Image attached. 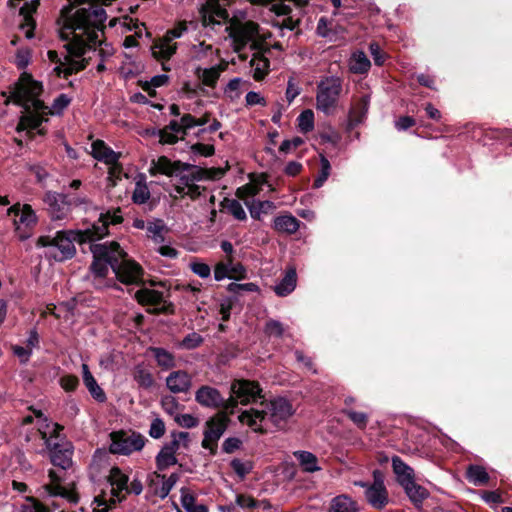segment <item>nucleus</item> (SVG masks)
<instances>
[{"mask_svg":"<svg viewBox=\"0 0 512 512\" xmlns=\"http://www.w3.org/2000/svg\"><path fill=\"white\" fill-rule=\"evenodd\" d=\"M107 19L106 11L103 7L97 5H90L87 8H79L67 20L66 24L60 32V38L64 41H69V34L66 30L77 32L81 31L80 35H83L85 42L87 43V49H91L101 45L102 42L99 40L98 31L104 32V22Z\"/></svg>","mask_w":512,"mask_h":512,"instance_id":"f257e3e1","label":"nucleus"},{"mask_svg":"<svg viewBox=\"0 0 512 512\" xmlns=\"http://www.w3.org/2000/svg\"><path fill=\"white\" fill-rule=\"evenodd\" d=\"M42 93V82L35 80L32 74L22 72L18 80L8 87V91L1 92V96L4 97L5 105L12 103L22 107L25 112H31L33 108L34 113L49 114L48 106L38 98Z\"/></svg>","mask_w":512,"mask_h":512,"instance_id":"f03ea898","label":"nucleus"},{"mask_svg":"<svg viewBox=\"0 0 512 512\" xmlns=\"http://www.w3.org/2000/svg\"><path fill=\"white\" fill-rule=\"evenodd\" d=\"M93 230H61L57 231L54 237L49 235L40 236L37 239V247H45L47 259H53L56 262H63L72 259L76 254L74 243L79 244L94 242Z\"/></svg>","mask_w":512,"mask_h":512,"instance_id":"7ed1b4c3","label":"nucleus"},{"mask_svg":"<svg viewBox=\"0 0 512 512\" xmlns=\"http://www.w3.org/2000/svg\"><path fill=\"white\" fill-rule=\"evenodd\" d=\"M115 255L113 257L112 271L116 280L124 285H144V269L134 259L130 258L120 244L113 241Z\"/></svg>","mask_w":512,"mask_h":512,"instance_id":"20e7f679","label":"nucleus"},{"mask_svg":"<svg viewBox=\"0 0 512 512\" xmlns=\"http://www.w3.org/2000/svg\"><path fill=\"white\" fill-rule=\"evenodd\" d=\"M342 93V80L339 77H326L317 85L316 107L326 115L332 114Z\"/></svg>","mask_w":512,"mask_h":512,"instance_id":"39448f33","label":"nucleus"},{"mask_svg":"<svg viewBox=\"0 0 512 512\" xmlns=\"http://www.w3.org/2000/svg\"><path fill=\"white\" fill-rule=\"evenodd\" d=\"M90 250L93 254V261L89 270L93 273L95 279L99 282L95 283V288H101L102 280L107 278L109 273L108 266L112 268L113 257L115 255L113 241L110 243L91 244Z\"/></svg>","mask_w":512,"mask_h":512,"instance_id":"423d86ee","label":"nucleus"},{"mask_svg":"<svg viewBox=\"0 0 512 512\" xmlns=\"http://www.w3.org/2000/svg\"><path fill=\"white\" fill-rule=\"evenodd\" d=\"M231 423L225 413H215L206 422L201 446L208 449L211 455L217 454L218 441Z\"/></svg>","mask_w":512,"mask_h":512,"instance_id":"0eeeda50","label":"nucleus"},{"mask_svg":"<svg viewBox=\"0 0 512 512\" xmlns=\"http://www.w3.org/2000/svg\"><path fill=\"white\" fill-rule=\"evenodd\" d=\"M112 454L130 455L135 451H140L145 446L147 439L139 432H127L124 430L113 431L110 433Z\"/></svg>","mask_w":512,"mask_h":512,"instance_id":"6e6552de","label":"nucleus"},{"mask_svg":"<svg viewBox=\"0 0 512 512\" xmlns=\"http://www.w3.org/2000/svg\"><path fill=\"white\" fill-rule=\"evenodd\" d=\"M40 438L44 440L46 448L50 452V460L54 466L67 470L72 466L74 447L70 441L52 442L47 439V432L39 429Z\"/></svg>","mask_w":512,"mask_h":512,"instance_id":"1a4fd4ad","label":"nucleus"},{"mask_svg":"<svg viewBox=\"0 0 512 512\" xmlns=\"http://www.w3.org/2000/svg\"><path fill=\"white\" fill-rule=\"evenodd\" d=\"M262 392L263 390L256 380L234 379L230 385V393L240 398L241 405L244 406L264 398Z\"/></svg>","mask_w":512,"mask_h":512,"instance_id":"9d476101","label":"nucleus"},{"mask_svg":"<svg viewBox=\"0 0 512 512\" xmlns=\"http://www.w3.org/2000/svg\"><path fill=\"white\" fill-rule=\"evenodd\" d=\"M269 420L277 429H284L290 417L295 414L292 403L285 397H276L268 403Z\"/></svg>","mask_w":512,"mask_h":512,"instance_id":"9b49d317","label":"nucleus"},{"mask_svg":"<svg viewBox=\"0 0 512 512\" xmlns=\"http://www.w3.org/2000/svg\"><path fill=\"white\" fill-rule=\"evenodd\" d=\"M193 167L190 163H185L180 160L171 161L167 156H160L157 160H152L149 168V174L156 176L157 174L173 176L177 172L188 171Z\"/></svg>","mask_w":512,"mask_h":512,"instance_id":"f8f14e48","label":"nucleus"},{"mask_svg":"<svg viewBox=\"0 0 512 512\" xmlns=\"http://www.w3.org/2000/svg\"><path fill=\"white\" fill-rule=\"evenodd\" d=\"M121 213V208H116L113 212L107 211L105 213H101L98 222L100 224H93L89 230H93V236H95V241L104 238L108 235V227L110 224L117 225L121 224L124 221V218Z\"/></svg>","mask_w":512,"mask_h":512,"instance_id":"ddd939ff","label":"nucleus"},{"mask_svg":"<svg viewBox=\"0 0 512 512\" xmlns=\"http://www.w3.org/2000/svg\"><path fill=\"white\" fill-rule=\"evenodd\" d=\"M195 401L202 407L218 410L223 405V396L217 388L202 385L195 393Z\"/></svg>","mask_w":512,"mask_h":512,"instance_id":"4468645a","label":"nucleus"},{"mask_svg":"<svg viewBox=\"0 0 512 512\" xmlns=\"http://www.w3.org/2000/svg\"><path fill=\"white\" fill-rule=\"evenodd\" d=\"M355 485L365 488V498L373 508L381 510L388 503V491L386 487L373 486L364 481H357Z\"/></svg>","mask_w":512,"mask_h":512,"instance_id":"2eb2a0df","label":"nucleus"},{"mask_svg":"<svg viewBox=\"0 0 512 512\" xmlns=\"http://www.w3.org/2000/svg\"><path fill=\"white\" fill-rule=\"evenodd\" d=\"M8 215L13 217L17 229H19L20 225L32 228L37 223L36 214L29 204H24L22 207L20 204L11 206L8 209Z\"/></svg>","mask_w":512,"mask_h":512,"instance_id":"dca6fc26","label":"nucleus"},{"mask_svg":"<svg viewBox=\"0 0 512 512\" xmlns=\"http://www.w3.org/2000/svg\"><path fill=\"white\" fill-rule=\"evenodd\" d=\"M67 197L63 193L48 192L45 195L44 202L49 206L53 219L61 220L70 212L65 203Z\"/></svg>","mask_w":512,"mask_h":512,"instance_id":"f3484780","label":"nucleus"},{"mask_svg":"<svg viewBox=\"0 0 512 512\" xmlns=\"http://www.w3.org/2000/svg\"><path fill=\"white\" fill-rule=\"evenodd\" d=\"M191 385L192 378L184 370L173 371L166 378V386L174 394L188 392Z\"/></svg>","mask_w":512,"mask_h":512,"instance_id":"a211bd4d","label":"nucleus"},{"mask_svg":"<svg viewBox=\"0 0 512 512\" xmlns=\"http://www.w3.org/2000/svg\"><path fill=\"white\" fill-rule=\"evenodd\" d=\"M392 469L396 476L397 483L402 487H406L415 481L414 469L406 464L401 457L394 455L391 459Z\"/></svg>","mask_w":512,"mask_h":512,"instance_id":"6ab92c4d","label":"nucleus"},{"mask_svg":"<svg viewBox=\"0 0 512 512\" xmlns=\"http://www.w3.org/2000/svg\"><path fill=\"white\" fill-rule=\"evenodd\" d=\"M370 98L363 95L349 111V128L353 129L364 121L369 109Z\"/></svg>","mask_w":512,"mask_h":512,"instance_id":"aec40b11","label":"nucleus"},{"mask_svg":"<svg viewBox=\"0 0 512 512\" xmlns=\"http://www.w3.org/2000/svg\"><path fill=\"white\" fill-rule=\"evenodd\" d=\"M83 382L91 396L99 403L107 400L104 390L98 385L87 364H82Z\"/></svg>","mask_w":512,"mask_h":512,"instance_id":"412c9836","label":"nucleus"},{"mask_svg":"<svg viewBox=\"0 0 512 512\" xmlns=\"http://www.w3.org/2000/svg\"><path fill=\"white\" fill-rule=\"evenodd\" d=\"M134 298L142 306H158L164 302L162 292L149 288H141L135 292Z\"/></svg>","mask_w":512,"mask_h":512,"instance_id":"4be33fe9","label":"nucleus"},{"mask_svg":"<svg viewBox=\"0 0 512 512\" xmlns=\"http://www.w3.org/2000/svg\"><path fill=\"white\" fill-rule=\"evenodd\" d=\"M328 512H359V505L347 494H341L332 498Z\"/></svg>","mask_w":512,"mask_h":512,"instance_id":"5701e85b","label":"nucleus"},{"mask_svg":"<svg viewBox=\"0 0 512 512\" xmlns=\"http://www.w3.org/2000/svg\"><path fill=\"white\" fill-rule=\"evenodd\" d=\"M297 273L295 268H289L282 280L275 285L274 292L279 297H285L292 293L296 287Z\"/></svg>","mask_w":512,"mask_h":512,"instance_id":"b1692460","label":"nucleus"},{"mask_svg":"<svg viewBox=\"0 0 512 512\" xmlns=\"http://www.w3.org/2000/svg\"><path fill=\"white\" fill-rule=\"evenodd\" d=\"M300 221L291 214L277 216L274 219L273 228L281 233L294 234L300 226Z\"/></svg>","mask_w":512,"mask_h":512,"instance_id":"393cba45","label":"nucleus"},{"mask_svg":"<svg viewBox=\"0 0 512 512\" xmlns=\"http://www.w3.org/2000/svg\"><path fill=\"white\" fill-rule=\"evenodd\" d=\"M403 489L416 509H421L424 500L430 495L429 491L425 487L417 484L416 481Z\"/></svg>","mask_w":512,"mask_h":512,"instance_id":"a878e982","label":"nucleus"},{"mask_svg":"<svg viewBox=\"0 0 512 512\" xmlns=\"http://www.w3.org/2000/svg\"><path fill=\"white\" fill-rule=\"evenodd\" d=\"M149 352L154 356L157 365L162 370H170L176 367V360L174 354L162 347H149Z\"/></svg>","mask_w":512,"mask_h":512,"instance_id":"bb28decb","label":"nucleus"},{"mask_svg":"<svg viewBox=\"0 0 512 512\" xmlns=\"http://www.w3.org/2000/svg\"><path fill=\"white\" fill-rule=\"evenodd\" d=\"M250 66L254 67L253 78L255 81H262L269 73L270 61L261 53H256L250 61Z\"/></svg>","mask_w":512,"mask_h":512,"instance_id":"cd10ccee","label":"nucleus"},{"mask_svg":"<svg viewBox=\"0 0 512 512\" xmlns=\"http://www.w3.org/2000/svg\"><path fill=\"white\" fill-rule=\"evenodd\" d=\"M466 478L469 482L476 486L487 485L490 480V476L486 469L481 465L471 464L466 470Z\"/></svg>","mask_w":512,"mask_h":512,"instance_id":"c85d7f7f","label":"nucleus"},{"mask_svg":"<svg viewBox=\"0 0 512 512\" xmlns=\"http://www.w3.org/2000/svg\"><path fill=\"white\" fill-rule=\"evenodd\" d=\"M181 492V504L186 512H208V507L204 504H197V497L194 493H190L189 489L182 487Z\"/></svg>","mask_w":512,"mask_h":512,"instance_id":"c756f323","label":"nucleus"},{"mask_svg":"<svg viewBox=\"0 0 512 512\" xmlns=\"http://www.w3.org/2000/svg\"><path fill=\"white\" fill-rule=\"evenodd\" d=\"M68 34V32H66ZM73 34L72 40L69 41L65 48L69 53V56L81 58L87 51V43L84 40L83 35L77 34L76 32L69 31V35Z\"/></svg>","mask_w":512,"mask_h":512,"instance_id":"7c9ffc66","label":"nucleus"},{"mask_svg":"<svg viewBox=\"0 0 512 512\" xmlns=\"http://www.w3.org/2000/svg\"><path fill=\"white\" fill-rule=\"evenodd\" d=\"M152 50V56L158 60H170L171 57L176 53L177 51V43H167L162 40L160 43H154L151 47Z\"/></svg>","mask_w":512,"mask_h":512,"instance_id":"2f4dec72","label":"nucleus"},{"mask_svg":"<svg viewBox=\"0 0 512 512\" xmlns=\"http://www.w3.org/2000/svg\"><path fill=\"white\" fill-rule=\"evenodd\" d=\"M132 375L133 379L142 389L150 390L155 384L153 374L141 364L135 366Z\"/></svg>","mask_w":512,"mask_h":512,"instance_id":"473e14b6","label":"nucleus"},{"mask_svg":"<svg viewBox=\"0 0 512 512\" xmlns=\"http://www.w3.org/2000/svg\"><path fill=\"white\" fill-rule=\"evenodd\" d=\"M26 115L21 116L17 126V130L21 131L29 128L30 130H36L42 126L48 119L40 113L26 112Z\"/></svg>","mask_w":512,"mask_h":512,"instance_id":"72a5a7b5","label":"nucleus"},{"mask_svg":"<svg viewBox=\"0 0 512 512\" xmlns=\"http://www.w3.org/2000/svg\"><path fill=\"white\" fill-rule=\"evenodd\" d=\"M295 458L298 460L303 471L313 473L319 471L321 468L318 466L317 457L308 451H296L294 452Z\"/></svg>","mask_w":512,"mask_h":512,"instance_id":"f704fd0d","label":"nucleus"},{"mask_svg":"<svg viewBox=\"0 0 512 512\" xmlns=\"http://www.w3.org/2000/svg\"><path fill=\"white\" fill-rule=\"evenodd\" d=\"M39 5V0L32 1L31 3H24V5L20 8V15L24 16L25 25L30 26L25 33V36L28 39L34 37V29H35V21L32 18V14L36 11L37 6Z\"/></svg>","mask_w":512,"mask_h":512,"instance_id":"c9c22d12","label":"nucleus"},{"mask_svg":"<svg viewBox=\"0 0 512 512\" xmlns=\"http://www.w3.org/2000/svg\"><path fill=\"white\" fill-rule=\"evenodd\" d=\"M153 475L163 481L161 487L157 491V495L161 499H164L169 495L170 491L173 489L180 478L178 473H172L168 478H166L165 474H161L159 471H155Z\"/></svg>","mask_w":512,"mask_h":512,"instance_id":"e433bc0d","label":"nucleus"},{"mask_svg":"<svg viewBox=\"0 0 512 512\" xmlns=\"http://www.w3.org/2000/svg\"><path fill=\"white\" fill-rule=\"evenodd\" d=\"M195 74L202 81L203 85L214 88L220 77V69L218 67L197 68Z\"/></svg>","mask_w":512,"mask_h":512,"instance_id":"4c0bfd02","label":"nucleus"},{"mask_svg":"<svg viewBox=\"0 0 512 512\" xmlns=\"http://www.w3.org/2000/svg\"><path fill=\"white\" fill-rule=\"evenodd\" d=\"M220 205L223 209H226L231 215H233L235 219L239 221H245L247 219L246 212L238 200L225 197L221 201Z\"/></svg>","mask_w":512,"mask_h":512,"instance_id":"58836bf2","label":"nucleus"},{"mask_svg":"<svg viewBox=\"0 0 512 512\" xmlns=\"http://www.w3.org/2000/svg\"><path fill=\"white\" fill-rule=\"evenodd\" d=\"M150 191L145 183V176L140 175V179L136 182L135 190L132 194V201L135 204L141 205L150 199Z\"/></svg>","mask_w":512,"mask_h":512,"instance_id":"ea45409f","label":"nucleus"},{"mask_svg":"<svg viewBox=\"0 0 512 512\" xmlns=\"http://www.w3.org/2000/svg\"><path fill=\"white\" fill-rule=\"evenodd\" d=\"M371 62L364 52L359 51L353 54L350 70L355 74H364L369 71Z\"/></svg>","mask_w":512,"mask_h":512,"instance_id":"a19ab883","label":"nucleus"},{"mask_svg":"<svg viewBox=\"0 0 512 512\" xmlns=\"http://www.w3.org/2000/svg\"><path fill=\"white\" fill-rule=\"evenodd\" d=\"M107 482L111 486L119 487V489H127L129 476L125 474L118 466H113L109 471V475L107 476Z\"/></svg>","mask_w":512,"mask_h":512,"instance_id":"79ce46f5","label":"nucleus"},{"mask_svg":"<svg viewBox=\"0 0 512 512\" xmlns=\"http://www.w3.org/2000/svg\"><path fill=\"white\" fill-rule=\"evenodd\" d=\"M330 172L331 164L329 160L323 154H320V170L318 176L314 179L313 188L318 189L322 187L328 179Z\"/></svg>","mask_w":512,"mask_h":512,"instance_id":"37998d69","label":"nucleus"},{"mask_svg":"<svg viewBox=\"0 0 512 512\" xmlns=\"http://www.w3.org/2000/svg\"><path fill=\"white\" fill-rule=\"evenodd\" d=\"M155 463L158 471H164L168 467L178 463V460L174 453L160 450L155 458Z\"/></svg>","mask_w":512,"mask_h":512,"instance_id":"c03bdc74","label":"nucleus"},{"mask_svg":"<svg viewBox=\"0 0 512 512\" xmlns=\"http://www.w3.org/2000/svg\"><path fill=\"white\" fill-rule=\"evenodd\" d=\"M60 496L72 504L79 502V495L75 489H67L64 486H54L50 492V497Z\"/></svg>","mask_w":512,"mask_h":512,"instance_id":"a18cd8bd","label":"nucleus"},{"mask_svg":"<svg viewBox=\"0 0 512 512\" xmlns=\"http://www.w3.org/2000/svg\"><path fill=\"white\" fill-rule=\"evenodd\" d=\"M298 127L302 133H308L314 129V112L306 109L297 118Z\"/></svg>","mask_w":512,"mask_h":512,"instance_id":"49530a36","label":"nucleus"},{"mask_svg":"<svg viewBox=\"0 0 512 512\" xmlns=\"http://www.w3.org/2000/svg\"><path fill=\"white\" fill-rule=\"evenodd\" d=\"M241 399L237 398L236 395L230 393V397L225 399L223 397V405L219 406L217 413H225L226 417L230 418L238 408V405L241 404Z\"/></svg>","mask_w":512,"mask_h":512,"instance_id":"de8ad7c7","label":"nucleus"},{"mask_svg":"<svg viewBox=\"0 0 512 512\" xmlns=\"http://www.w3.org/2000/svg\"><path fill=\"white\" fill-rule=\"evenodd\" d=\"M120 157L121 153L115 152L112 148H110L106 154L102 155V159L100 160L105 164L112 166V170H117L118 178H120L123 170L122 165L119 163Z\"/></svg>","mask_w":512,"mask_h":512,"instance_id":"09e8293b","label":"nucleus"},{"mask_svg":"<svg viewBox=\"0 0 512 512\" xmlns=\"http://www.w3.org/2000/svg\"><path fill=\"white\" fill-rule=\"evenodd\" d=\"M343 413L361 430L368 424V415L364 412H357L352 409H344Z\"/></svg>","mask_w":512,"mask_h":512,"instance_id":"8fccbe9b","label":"nucleus"},{"mask_svg":"<svg viewBox=\"0 0 512 512\" xmlns=\"http://www.w3.org/2000/svg\"><path fill=\"white\" fill-rule=\"evenodd\" d=\"M237 301L238 299L236 296L227 297L221 301L219 313L221 314V319L223 322L230 320L231 310Z\"/></svg>","mask_w":512,"mask_h":512,"instance_id":"3c124183","label":"nucleus"},{"mask_svg":"<svg viewBox=\"0 0 512 512\" xmlns=\"http://www.w3.org/2000/svg\"><path fill=\"white\" fill-rule=\"evenodd\" d=\"M71 103V98H69L66 94H60L56 97L52 104V110H49L48 113L50 115H60L63 110L66 109Z\"/></svg>","mask_w":512,"mask_h":512,"instance_id":"603ef678","label":"nucleus"},{"mask_svg":"<svg viewBox=\"0 0 512 512\" xmlns=\"http://www.w3.org/2000/svg\"><path fill=\"white\" fill-rule=\"evenodd\" d=\"M227 290L235 295H241L243 292H258L259 287L257 284L249 282L244 284L230 283Z\"/></svg>","mask_w":512,"mask_h":512,"instance_id":"864d4df0","label":"nucleus"},{"mask_svg":"<svg viewBox=\"0 0 512 512\" xmlns=\"http://www.w3.org/2000/svg\"><path fill=\"white\" fill-rule=\"evenodd\" d=\"M203 341L204 339L200 334L192 332L183 338L180 345L185 349L192 350L199 347Z\"/></svg>","mask_w":512,"mask_h":512,"instance_id":"5fc2aeb1","label":"nucleus"},{"mask_svg":"<svg viewBox=\"0 0 512 512\" xmlns=\"http://www.w3.org/2000/svg\"><path fill=\"white\" fill-rule=\"evenodd\" d=\"M264 332L268 336H274L277 338H281L284 333L283 325L281 322L270 319L266 322L264 327Z\"/></svg>","mask_w":512,"mask_h":512,"instance_id":"6e6d98bb","label":"nucleus"},{"mask_svg":"<svg viewBox=\"0 0 512 512\" xmlns=\"http://www.w3.org/2000/svg\"><path fill=\"white\" fill-rule=\"evenodd\" d=\"M59 384L66 392H74L79 386V378L74 374H66L59 379Z\"/></svg>","mask_w":512,"mask_h":512,"instance_id":"4d7b16f0","label":"nucleus"},{"mask_svg":"<svg viewBox=\"0 0 512 512\" xmlns=\"http://www.w3.org/2000/svg\"><path fill=\"white\" fill-rule=\"evenodd\" d=\"M369 50L375 65L382 66L386 61L387 54L381 49L380 45L377 42H371Z\"/></svg>","mask_w":512,"mask_h":512,"instance_id":"13d9d810","label":"nucleus"},{"mask_svg":"<svg viewBox=\"0 0 512 512\" xmlns=\"http://www.w3.org/2000/svg\"><path fill=\"white\" fill-rule=\"evenodd\" d=\"M153 135H158L160 137L161 144L173 145L179 141L178 136L173 132L167 131V128H163V129L153 128Z\"/></svg>","mask_w":512,"mask_h":512,"instance_id":"bf43d9fd","label":"nucleus"},{"mask_svg":"<svg viewBox=\"0 0 512 512\" xmlns=\"http://www.w3.org/2000/svg\"><path fill=\"white\" fill-rule=\"evenodd\" d=\"M230 466L233 471L240 477L244 478L251 472L252 465L251 463H243L240 459L235 458L230 462Z\"/></svg>","mask_w":512,"mask_h":512,"instance_id":"052dcab7","label":"nucleus"},{"mask_svg":"<svg viewBox=\"0 0 512 512\" xmlns=\"http://www.w3.org/2000/svg\"><path fill=\"white\" fill-rule=\"evenodd\" d=\"M166 431L165 423L160 418H155L151 422L149 435L154 439H160Z\"/></svg>","mask_w":512,"mask_h":512,"instance_id":"680f3d73","label":"nucleus"},{"mask_svg":"<svg viewBox=\"0 0 512 512\" xmlns=\"http://www.w3.org/2000/svg\"><path fill=\"white\" fill-rule=\"evenodd\" d=\"M259 192V188L255 185L248 183L236 190V196L244 201H248V197H254Z\"/></svg>","mask_w":512,"mask_h":512,"instance_id":"e2e57ef3","label":"nucleus"},{"mask_svg":"<svg viewBox=\"0 0 512 512\" xmlns=\"http://www.w3.org/2000/svg\"><path fill=\"white\" fill-rule=\"evenodd\" d=\"M191 151L204 157H210L215 154V147L211 144L195 143L191 146Z\"/></svg>","mask_w":512,"mask_h":512,"instance_id":"0e129e2a","label":"nucleus"},{"mask_svg":"<svg viewBox=\"0 0 512 512\" xmlns=\"http://www.w3.org/2000/svg\"><path fill=\"white\" fill-rule=\"evenodd\" d=\"M161 406L166 413L173 415L179 408L180 404L178 400L172 395L163 396L161 399Z\"/></svg>","mask_w":512,"mask_h":512,"instance_id":"69168bd1","label":"nucleus"},{"mask_svg":"<svg viewBox=\"0 0 512 512\" xmlns=\"http://www.w3.org/2000/svg\"><path fill=\"white\" fill-rule=\"evenodd\" d=\"M91 148V155L98 161H100L102 159V155L106 154V152L110 149V147L100 139L95 140L92 143Z\"/></svg>","mask_w":512,"mask_h":512,"instance_id":"338daca9","label":"nucleus"},{"mask_svg":"<svg viewBox=\"0 0 512 512\" xmlns=\"http://www.w3.org/2000/svg\"><path fill=\"white\" fill-rule=\"evenodd\" d=\"M27 501L30 502L31 505L26 506L23 512H50V508L47 505L33 496L27 497Z\"/></svg>","mask_w":512,"mask_h":512,"instance_id":"774afa93","label":"nucleus"}]
</instances>
